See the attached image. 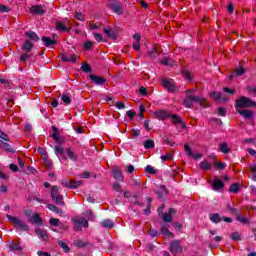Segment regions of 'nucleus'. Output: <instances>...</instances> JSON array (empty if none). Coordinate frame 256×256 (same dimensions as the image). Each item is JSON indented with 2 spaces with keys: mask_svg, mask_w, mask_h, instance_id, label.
Instances as JSON below:
<instances>
[{
  "mask_svg": "<svg viewBox=\"0 0 256 256\" xmlns=\"http://www.w3.org/2000/svg\"><path fill=\"white\" fill-rule=\"evenodd\" d=\"M195 103H199L201 107H207V100L205 98H201L200 96L187 95L184 99L183 105L185 107L191 108Z\"/></svg>",
  "mask_w": 256,
  "mask_h": 256,
  "instance_id": "nucleus-1",
  "label": "nucleus"
},
{
  "mask_svg": "<svg viewBox=\"0 0 256 256\" xmlns=\"http://www.w3.org/2000/svg\"><path fill=\"white\" fill-rule=\"evenodd\" d=\"M235 107L236 109H249L251 107H256V103L250 98L242 96L240 99L236 100Z\"/></svg>",
  "mask_w": 256,
  "mask_h": 256,
  "instance_id": "nucleus-2",
  "label": "nucleus"
},
{
  "mask_svg": "<svg viewBox=\"0 0 256 256\" xmlns=\"http://www.w3.org/2000/svg\"><path fill=\"white\" fill-rule=\"evenodd\" d=\"M7 219L10 221V223L14 224L15 229H20L21 231H29V226L23 222L18 217L12 216V215H7Z\"/></svg>",
  "mask_w": 256,
  "mask_h": 256,
  "instance_id": "nucleus-3",
  "label": "nucleus"
},
{
  "mask_svg": "<svg viewBox=\"0 0 256 256\" xmlns=\"http://www.w3.org/2000/svg\"><path fill=\"white\" fill-rule=\"evenodd\" d=\"M51 197L56 205H65V202H63V195L59 194V187L52 186Z\"/></svg>",
  "mask_w": 256,
  "mask_h": 256,
  "instance_id": "nucleus-4",
  "label": "nucleus"
},
{
  "mask_svg": "<svg viewBox=\"0 0 256 256\" xmlns=\"http://www.w3.org/2000/svg\"><path fill=\"white\" fill-rule=\"evenodd\" d=\"M170 253H172L173 255L183 253V246H181V241L173 240L170 243Z\"/></svg>",
  "mask_w": 256,
  "mask_h": 256,
  "instance_id": "nucleus-5",
  "label": "nucleus"
},
{
  "mask_svg": "<svg viewBox=\"0 0 256 256\" xmlns=\"http://www.w3.org/2000/svg\"><path fill=\"white\" fill-rule=\"evenodd\" d=\"M153 115L159 121H165V119H168V117H171V111L157 110V111L153 112Z\"/></svg>",
  "mask_w": 256,
  "mask_h": 256,
  "instance_id": "nucleus-6",
  "label": "nucleus"
},
{
  "mask_svg": "<svg viewBox=\"0 0 256 256\" xmlns=\"http://www.w3.org/2000/svg\"><path fill=\"white\" fill-rule=\"evenodd\" d=\"M162 85L170 93H174V91L177 89V86H175V82L172 79H164V80H162Z\"/></svg>",
  "mask_w": 256,
  "mask_h": 256,
  "instance_id": "nucleus-7",
  "label": "nucleus"
},
{
  "mask_svg": "<svg viewBox=\"0 0 256 256\" xmlns=\"http://www.w3.org/2000/svg\"><path fill=\"white\" fill-rule=\"evenodd\" d=\"M62 61L65 63H77V56L75 54H61L60 55Z\"/></svg>",
  "mask_w": 256,
  "mask_h": 256,
  "instance_id": "nucleus-8",
  "label": "nucleus"
},
{
  "mask_svg": "<svg viewBox=\"0 0 256 256\" xmlns=\"http://www.w3.org/2000/svg\"><path fill=\"white\" fill-rule=\"evenodd\" d=\"M175 213H177V211H175V209H173V208H170L168 213L161 215L163 222L171 223V221H173V215H175Z\"/></svg>",
  "mask_w": 256,
  "mask_h": 256,
  "instance_id": "nucleus-9",
  "label": "nucleus"
},
{
  "mask_svg": "<svg viewBox=\"0 0 256 256\" xmlns=\"http://www.w3.org/2000/svg\"><path fill=\"white\" fill-rule=\"evenodd\" d=\"M90 81H92V83H94L95 85H105L107 83V79H105L104 77L93 74L90 75Z\"/></svg>",
  "mask_w": 256,
  "mask_h": 256,
  "instance_id": "nucleus-10",
  "label": "nucleus"
},
{
  "mask_svg": "<svg viewBox=\"0 0 256 256\" xmlns=\"http://www.w3.org/2000/svg\"><path fill=\"white\" fill-rule=\"evenodd\" d=\"M212 187H213L214 191H221V189H223V187H225V184L223 183V181L221 179L214 177Z\"/></svg>",
  "mask_w": 256,
  "mask_h": 256,
  "instance_id": "nucleus-11",
  "label": "nucleus"
},
{
  "mask_svg": "<svg viewBox=\"0 0 256 256\" xmlns=\"http://www.w3.org/2000/svg\"><path fill=\"white\" fill-rule=\"evenodd\" d=\"M65 152L68 156V159H70L71 161H74L75 163L76 161H79V155L75 153V151L71 150V148H66Z\"/></svg>",
  "mask_w": 256,
  "mask_h": 256,
  "instance_id": "nucleus-12",
  "label": "nucleus"
},
{
  "mask_svg": "<svg viewBox=\"0 0 256 256\" xmlns=\"http://www.w3.org/2000/svg\"><path fill=\"white\" fill-rule=\"evenodd\" d=\"M133 39H134V42L132 44V47L133 49H135V51H139V49H141V35L134 34Z\"/></svg>",
  "mask_w": 256,
  "mask_h": 256,
  "instance_id": "nucleus-13",
  "label": "nucleus"
},
{
  "mask_svg": "<svg viewBox=\"0 0 256 256\" xmlns=\"http://www.w3.org/2000/svg\"><path fill=\"white\" fill-rule=\"evenodd\" d=\"M30 12L32 15H45V10L41 5L32 6Z\"/></svg>",
  "mask_w": 256,
  "mask_h": 256,
  "instance_id": "nucleus-14",
  "label": "nucleus"
},
{
  "mask_svg": "<svg viewBox=\"0 0 256 256\" xmlns=\"http://www.w3.org/2000/svg\"><path fill=\"white\" fill-rule=\"evenodd\" d=\"M33 47H34L33 42H31V40H26L22 45L21 49L22 51H25V53H31Z\"/></svg>",
  "mask_w": 256,
  "mask_h": 256,
  "instance_id": "nucleus-15",
  "label": "nucleus"
},
{
  "mask_svg": "<svg viewBox=\"0 0 256 256\" xmlns=\"http://www.w3.org/2000/svg\"><path fill=\"white\" fill-rule=\"evenodd\" d=\"M169 117L172 119V123L174 125L180 124L183 128L186 127L185 123H183V119H181V117H179L178 115L170 114Z\"/></svg>",
  "mask_w": 256,
  "mask_h": 256,
  "instance_id": "nucleus-16",
  "label": "nucleus"
},
{
  "mask_svg": "<svg viewBox=\"0 0 256 256\" xmlns=\"http://www.w3.org/2000/svg\"><path fill=\"white\" fill-rule=\"evenodd\" d=\"M237 113L244 117V119H253V112L251 110L237 109Z\"/></svg>",
  "mask_w": 256,
  "mask_h": 256,
  "instance_id": "nucleus-17",
  "label": "nucleus"
},
{
  "mask_svg": "<svg viewBox=\"0 0 256 256\" xmlns=\"http://www.w3.org/2000/svg\"><path fill=\"white\" fill-rule=\"evenodd\" d=\"M219 151L221 153H224V155H227L231 153V147H229V144H227V142H222L219 145Z\"/></svg>",
  "mask_w": 256,
  "mask_h": 256,
  "instance_id": "nucleus-18",
  "label": "nucleus"
},
{
  "mask_svg": "<svg viewBox=\"0 0 256 256\" xmlns=\"http://www.w3.org/2000/svg\"><path fill=\"white\" fill-rule=\"evenodd\" d=\"M110 8L112 9V11H114V13H116L117 15H123V6L119 3H113L111 4Z\"/></svg>",
  "mask_w": 256,
  "mask_h": 256,
  "instance_id": "nucleus-19",
  "label": "nucleus"
},
{
  "mask_svg": "<svg viewBox=\"0 0 256 256\" xmlns=\"http://www.w3.org/2000/svg\"><path fill=\"white\" fill-rule=\"evenodd\" d=\"M35 233L43 241H47V239H49V236L47 235V231H45V230H43L41 228H36L35 229Z\"/></svg>",
  "mask_w": 256,
  "mask_h": 256,
  "instance_id": "nucleus-20",
  "label": "nucleus"
},
{
  "mask_svg": "<svg viewBox=\"0 0 256 256\" xmlns=\"http://www.w3.org/2000/svg\"><path fill=\"white\" fill-rule=\"evenodd\" d=\"M112 173H113V177L117 181H123V172H121V169H119L118 167H114L112 170Z\"/></svg>",
  "mask_w": 256,
  "mask_h": 256,
  "instance_id": "nucleus-21",
  "label": "nucleus"
},
{
  "mask_svg": "<svg viewBox=\"0 0 256 256\" xmlns=\"http://www.w3.org/2000/svg\"><path fill=\"white\" fill-rule=\"evenodd\" d=\"M213 168V164H211L209 161L204 160L200 163V169L201 171H211Z\"/></svg>",
  "mask_w": 256,
  "mask_h": 256,
  "instance_id": "nucleus-22",
  "label": "nucleus"
},
{
  "mask_svg": "<svg viewBox=\"0 0 256 256\" xmlns=\"http://www.w3.org/2000/svg\"><path fill=\"white\" fill-rule=\"evenodd\" d=\"M28 221L29 223H36L37 225H43V219H41V216H39V214H33Z\"/></svg>",
  "mask_w": 256,
  "mask_h": 256,
  "instance_id": "nucleus-23",
  "label": "nucleus"
},
{
  "mask_svg": "<svg viewBox=\"0 0 256 256\" xmlns=\"http://www.w3.org/2000/svg\"><path fill=\"white\" fill-rule=\"evenodd\" d=\"M25 35L26 37H28V39H30V41H33L34 43H37V41H39V36L33 31H27L25 32Z\"/></svg>",
  "mask_w": 256,
  "mask_h": 256,
  "instance_id": "nucleus-24",
  "label": "nucleus"
},
{
  "mask_svg": "<svg viewBox=\"0 0 256 256\" xmlns=\"http://www.w3.org/2000/svg\"><path fill=\"white\" fill-rule=\"evenodd\" d=\"M211 97L212 99H215V101H227L220 92H212Z\"/></svg>",
  "mask_w": 256,
  "mask_h": 256,
  "instance_id": "nucleus-25",
  "label": "nucleus"
},
{
  "mask_svg": "<svg viewBox=\"0 0 256 256\" xmlns=\"http://www.w3.org/2000/svg\"><path fill=\"white\" fill-rule=\"evenodd\" d=\"M47 207L49 211H52L53 213H57V215H63V210L60 208H57V206L53 204H48Z\"/></svg>",
  "mask_w": 256,
  "mask_h": 256,
  "instance_id": "nucleus-26",
  "label": "nucleus"
},
{
  "mask_svg": "<svg viewBox=\"0 0 256 256\" xmlns=\"http://www.w3.org/2000/svg\"><path fill=\"white\" fill-rule=\"evenodd\" d=\"M100 225H101L102 227H104L105 229H113V227H114L115 224L113 223V221L107 219V220L102 221V222L100 223Z\"/></svg>",
  "mask_w": 256,
  "mask_h": 256,
  "instance_id": "nucleus-27",
  "label": "nucleus"
},
{
  "mask_svg": "<svg viewBox=\"0 0 256 256\" xmlns=\"http://www.w3.org/2000/svg\"><path fill=\"white\" fill-rule=\"evenodd\" d=\"M212 159H214V165L217 169L223 170L225 167H227V164L225 162H217L215 159V155H211Z\"/></svg>",
  "mask_w": 256,
  "mask_h": 256,
  "instance_id": "nucleus-28",
  "label": "nucleus"
},
{
  "mask_svg": "<svg viewBox=\"0 0 256 256\" xmlns=\"http://www.w3.org/2000/svg\"><path fill=\"white\" fill-rule=\"evenodd\" d=\"M0 145L1 147H3L5 151H8V153H15V149H13V147H11V145H9L8 143H5L2 140H0Z\"/></svg>",
  "mask_w": 256,
  "mask_h": 256,
  "instance_id": "nucleus-29",
  "label": "nucleus"
},
{
  "mask_svg": "<svg viewBox=\"0 0 256 256\" xmlns=\"http://www.w3.org/2000/svg\"><path fill=\"white\" fill-rule=\"evenodd\" d=\"M54 133L52 134V139L56 141V143H61V138H59V129L57 127H52Z\"/></svg>",
  "mask_w": 256,
  "mask_h": 256,
  "instance_id": "nucleus-30",
  "label": "nucleus"
},
{
  "mask_svg": "<svg viewBox=\"0 0 256 256\" xmlns=\"http://www.w3.org/2000/svg\"><path fill=\"white\" fill-rule=\"evenodd\" d=\"M210 221H212V223H221L223 218H221L218 213H215L210 215Z\"/></svg>",
  "mask_w": 256,
  "mask_h": 256,
  "instance_id": "nucleus-31",
  "label": "nucleus"
},
{
  "mask_svg": "<svg viewBox=\"0 0 256 256\" xmlns=\"http://www.w3.org/2000/svg\"><path fill=\"white\" fill-rule=\"evenodd\" d=\"M161 64L165 65L166 67H173L175 62L172 59L165 57L161 60Z\"/></svg>",
  "mask_w": 256,
  "mask_h": 256,
  "instance_id": "nucleus-32",
  "label": "nucleus"
},
{
  "mask_svg": "<svg viewBox=\"0 0 256 256\" xmlns=\"http://www.w3.org/2000/svg\"><path fill=\"white\" fill-rule=\"evenodd\" d=\"M42 42L44 43L45 47H51V45L55 43V40L44 36L42 37Z\"/></svg>",
  "mask_w": 256,
  "mask_h": 256,
  "instance_id": "nucleus-33",
  "label": "nucleus"
},
{
  "mask_svg": "<svg viewBox=\"0 0 256 256\" xmlns=\"http://www.w3.org/2000/svg\"><path fill=\"white\" fill-rule=\"evenodd\" d=\"M43 161H44V165H46L48 169H51V167H53V161L49 159V157L47 156V153H44Z\"/></svg>",
  "mask_w": 256,
  "mask_h": 256,
  "instance_id": "nucleus-34",
  "label": "nucleus"
},
{
  "mask_svg": "<svg viewBox=\"0 0 256 256\" xmlns=\"http://www.w3.org/2000/svg\"><path fill=\"white\" fill-rule=\"evenodd\" d=\"M83 185L82 181L70 180V189H77V187H81Z\"/></svg>",
  "mask_w": 256,
  "mask_h": 256,
  "instance_id": "nucleus-35",
  "label": "nucleus"
},
{
  "mask_svg": "<svg viewBox=\"0 0 256 256\" xmlns=\"http://www.w3.org/2000/svg\"><path fill=\"white\" fill-rule=\"evenodd\" d=\"M56 29H57V31L69 32V28H67V26H65V24H63V22H57L56 23Z\"/></svg>",
  "mask_w": 256,
  "mask_h": 256,
  "instance_id": "nucleus-36",
  "label": "nucleus"
},
{
  "mask_svg": "<svg viewBox=\"0 0 256 256\" xmlns=\"http://www.w3.org/2000/svg\"><path fill=\"white\" fill-rule=\"evenodd\" d=\"M104 33L110 39H116L117 38V34H115V32L113 30H111V29H104Z\"/></svg>",
  "mask_w": 256,
  "mask_h": 256,
  "instance_id": "nucleus-37",
  "label": "nucleus"
},
{
  "mask_svg": "<svg viewBox=\"0 0 256 256\" xmlns=\"http://www.w3.org/2000/svg\"><path fill=\"white\" fill-rule=\"evenodd\" d=\"M61 100L64 105H71V97H69V94H62Z\"/></svg>",
  "mask_w": 256,
  "mask_h": 256,
  "instance_id": "nucleus-38",
  "label": "nucleus"
},
{
  "mask_svg": "<svg viewBox=\"0 0 256 256\" xmlns=\"http://www.w3.org/2000/svg\"><path fill=\"white\" fill-rule=\"evenodd\" d=\"M161 233L164 235V237H173V232L169 231V229H167L165 226L161 228Z\"/></svg>",
  "mask_w": 256,
  "mask_h": 256,
  "instance_id": "nucleus-39",
  "label": "nucleus"
},
{
  "mask_svg": "<svg viewBox=\"0 0 256 256\" xmlns=\"http://www.w3.org/2000/svg\"><path fill=\"white\" fill-rule=\"evenodd\" d=\"M144 147H145V149H153L155 147V141L150 140V139L146 140L144 142Z\"/></svg>",
  "mask_w": 256,
  "mask_h": 256,
  "instance_id": "nucleus-40",
  "label": "nucleus"
},
{
  "mask_svg": "<svg viewBox=\"0 0 256 256\" xmlns=\"http://www.w3.org/2000/svg\"><path fill=\"white\" fill-rule=\"evenodd\" d=\"M165 193H167L165 187H161L156 191V195H158L159 199H163V197H165Z\"/></svg>",
  "mask_w": 256,
  "mask_h": 256,
  "instance_id": "nucleus-41",
  "label": "nucleus"
},
{
  "mask_svg": "<svg viewBox=\"0 0 256 256\" xmlns=\"http://www.w3.org/2000/svg\"><path fill=\"white\" fill-rule=\"evenodd\" d=\"M58 245H59V247H61V249H63L64 253H69L70 249H69V246L67 245V243H65L63 241H59Z\"/></svg>",
  "mask_w": 256,
  "mask_h": 256,
  "instance_id": "nucleus-42",
  "label": "nucleus"
},
{
  "mask_svg": "<svg viewBox=\"0 0 256 256\" xmlns=\"http://www.w3.org/2000/svg\"><path fill=\"white\" fill-rule=\"evenodd\" d=\"M230 239H232V241H241V234H239V232H233L230 234Z\"/></svg>",
  "mask_w": 256,
  "mask_h": 256,
  "instance_id": "nucleus-43",
  "label": "nucleus"
},
{
  "mask_svg": "<svg viewBox=\"0 0 256 256\" xmlns=\"http://www.w3.org/2000/svg\"><path fill=\"white\" fill-rule=\"evenodd\" d=\"M10 251H21V246L17 243H11L9 244Z\"/></svg>",
  "mask_w": 256,
  "mask_h": 256,
  "instance_id": "nucleus-44",
  "label": "nucleus"
},
{
  "mask_svg": "<svg viewBox=\"0 0 256 256\" xmlns=\"http://www.w3.org/2000/svg\"><path fill=\"white\" fill-rule=\"evenodd\" d=\"M27 59H31V54H29V52L20 55V61L22 63H26Z\"/></svg>",
  "mask_w": 256,
  "mask_h": 256,
  "instance_id": "nucleus-45",
  "label": "nucleus"
},
{
  "mask_svg": "<svg viewBox=\"0 0 256 256\" xmlns=\"http://www.w3.org/2000/svg\"><path fill=\"white\" fill-rule=\"evenodd\" d=\"M77 223H80V226L81 227H86V229H87V227H89V222L85 218L77 219Z\"/></svg>",
  "mask_w": 256,
  "mask_h": 256,
  "instance_id": "nucleus-46",
  "label": "nucleus"
},
{
  "mask_svg": "<svg viewBox=\"0 0 256 256\" xmlns=\"http://www.w3.org/2000/svg\"><path fill=\"white\" fill-rule=\"evenodd\" d=\"M81 71H83L84 73H91V71H93L91 69V66H89L87 63H83L81 66Z\"/></svg>",
  "mask_w": 256,
  "mask_h": 256,
  "instance_id": "nucleus-47",
  "label": "nucleus"
},
{
  "mask_svg": "<svg viewBox=\"0 0 256 256\" xmlns=\"http://www.w3.org/2000/svg\"><path fill=\"white\" fill-rule=\"evenodd\" d=\"M250 171H251V173H252L251 179H252L253 181H256V165L250 166Z\"/></svg>",
  "mask_w": 256,
  "mask_h": 256,
  "instance_id": "nucleus-48",
  "label": "nucleus"
},
{
  "mask_svg": "<svg viewBox=\"0 0 256 256\" xmlns=\"http://www.w3.org/2000/svg\"><path fill=\"white\" fill-rule=\"evenodd\" d=\"M60 220L57 218H51L50 219V225L52 227H59Z\"/></svg>",
  "mask_w": 256,
  "mask_h": 256,
  "instance_id": "nucleus-49",
  "label": "nucleus"
},
{
  "mask_svg": "<svg viewBox=\"0 0 256 256\" xmlns=\"http://www.w3.org/2000/svg\"><path fill=\"white\" fill-rule=\"evenodd\" d=\"M55 153L56 155H63V153H65V149H63V147L61 146H55Z\"/></svg>",
  "mask_w": 256,
  "mask_h": 256,
  "instance_id": "nucleus-50",
  "label": "nucleus"
},
{
  "mask_svg": "<svg viewBox=\"0 0 256 256\" xmlns=\"http://www.w3.org/2000/svg\"><path fill=\"white\" fill-rule=\"evenodd\" d=\"M151 201V198H147L148 206L147 209L144 210V215H149V213H151Z\"/></svg>",
  "mask_w": 256,
  "mask_h": 256,
  "instance_id": "nucleus-51",
  "label": "nucleus"
},
{
  "mask_svg": "<svg viewBox=\"0 0 256 256\" xmlns=\"http://www.w3.org/2000/svg\"><path fill=\"white\" fill-rule=\"evenodd\" d=\"M184 151H186L188 157H193V151L187 144L184 145Z\"/></svg>",
  "mask_w": 256,
  "mask_h": 256,
  "instance_id": "nucleus-52",
  "label": "nucleus"
},
{
  "mask_svg": "<svg viewBox=\"0 0 256 256\" xmlns=\"http://www.w3.org/2000/svg\"><path fill=\"white\" fill-rule=\"evenodd\" d=\"M74 231H82L81 223L77 222V219H73Z\"/></svg>",
  "mask_w": 256,
  "mask_h": 256,
  "instance_id": "nucleus-53",
  "label": "nucleus"
},
{
  "mask_svg": "<svg viewBox=\"0 0 256 256\" xmlns=\"http://www.w3.org/2000/svg\"><path fill=\"white\" fill-rule=\"evenodd\" d=\"M231 193H238L239 192V184H232L230 186Z\"/></svg>",
  "mask_w": 256,
  "mask_h": 256,
  "instance_id": "nucleus-54",
  "label": "nucleus"
},
{
  "mask_svg": "<svg viewBox=\"0 0 256 256\" xmlns=\"http://www.w3.org/2000/svg\"><path fill=\"white\" fill-rule=\"evenodd\" d=\"M146 172H148L150 175H155L156 173L155 168H153L151 165L146 166Z\"/></svg>",
  "mask_w": 256,
  "mask_h": 256,
  "instance_id": "nucleus-55",
  "label": "nucleus"
},
{
  "mask_svg": "<svg viewBox=\"0 0 256 256\" xmlns=\"http://www.w3.org/2000/svg\"><path fill=\"white\" fill-rule=\"evenodd\" d=\"M237 220L240 222V223H243L244 225H246V223H249V219H247L246 217H243V216H237Z\"/></svg>",
  "mask_w": 256,
  "mask_h": 256,
  "instance_id": "nucleus-56",
  "label": "nucleus"
},
{
  "mask_svg": "<svg viewBox=\"0 0 256 256\" xmlns=\"http://www.w3.org/2000/svg\"><path fill=\"white\" fill-rule=\"evenodd\" d=\"M75 19H77L78 21H84L85 16L81 12H76Z\"/></svg>",
  "mask_w": 256,
  "mask_h": 256,
  "instance_id": "nucleus-57",
  "label": "nucleus"
},
{
  "mask_svg": "<svg viewBox=\"0 0 256 256\" xmlns=\"http://www.w3.org/2000/svg\"><path fill=\"white\" fill-rule=\"evenodd\" d=\"M10 9L6 5H0V13H9Z\"/></svg>",
  "mask_w": 256,
  "mask_h": 256,
  "instance_id": "nucleus-58",
  "label": "nucleus"
},
{
  "mask_svg": "<svg viewBox=\"0 0 256 256\" xmlns=\"http://www.w3.org/2000/svg\"><path fill=\"white\" fill-rule=\"evenodd\" d=\"M218 115H220V117H225V115H227V110H225V108H219Z\"/></svg>",
  "mask_w": 256,
  "mask_h": 256,
  "instance_id": "nucleus-59",
  "label": "nucleus"
},
{
  "mask_svg": "<svg viewBox=\"0 0 256 256\" xmlns=\"http://www.w3.org/2000/svg\"><path fill=\"white\" fill-rule=\"evenodd\" d=\"M0 139H3V141H9V136L0 130Z\"/></svg>",
  "mask_w": 256,
  "mask_h": 256,
  "instance_id": "nucleus-60",
  "label": "nucleus"
},
{
  "mask_svg": "<svg viewBox=\"0 0 256 256\" xmlns=\"http://www.w3.org/2000/svg\"><path fill=\"white\" fill-rule=\"evenodd\" d=\"M61 185H62L63 187H68L69 189H71L70 181H67V180H65V179H62V180H61Z\"/></svg>",
  "mask_w": 256,
  "mask_h": 256,
  "instance_id": "nucleus-61",
  "label": "nucleus"
},
{
  "mask_svg": "<svg viewBox=\"0 0 256 256\" xmlns=\"http://www.w3.org/2000/svg\"><path fill=\"white\" fill-rule=\"evenodd\" d=\"M161 161L165 162V161H169V159H172L171 154H166L160 157Z\"/></svg>",
  "mask_w": 256,
  "mask_h": 256,
  "instance_id": "nucleus-62",
  "label": "nucleus"
},
{
  "mask_svg": "<svg viewBox=\"0 0 256 256\" xmlns=\"http://www.w3.org/2000/svg\"><path fill=\"white\" fill-rule=\"evenodd\" d=\"M74 245L76 247H85L86 244H85V242H83L81 240H77V241L74 242Z\"/></svg>",
  "mask_w": 256,
  "mask_h": 256,
  "instance_id": "nucleus-63",
  "label": "nucleus"
},
{
  "mask_svg": "<svg viewBox=\"0 0 256 256\" xmlns=\"http://www.w3.org/2000/svg\"><path fill=\"white\" fill-rule=\"evenodd\" d=\"M247 91L250 92L252 95L256 96V86L254 87H248Z\"/></svg>",
  "mask_w": 256,
  "mask_h": 256,
  "instance_id": "nucleus-64",
  "label": "nucleus"
}]
</instances>
